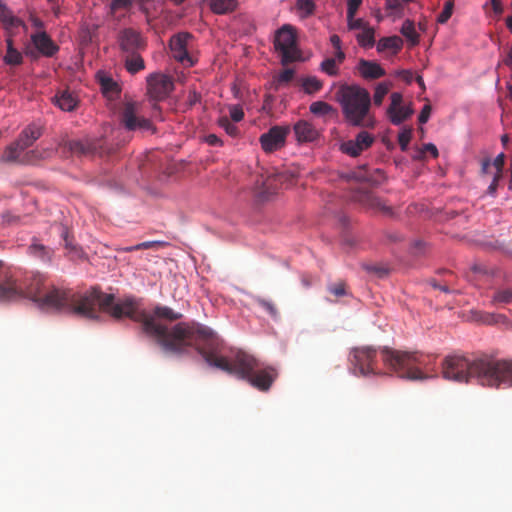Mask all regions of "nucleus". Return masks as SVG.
Masks as SVG:
<instances>
[{
  "label": "nucleus",
  "instance_id": "1",
  "mask_svg": "<svg viewBox=\"0 0 512 512\" xmlns=\"http://www.w3.org/2000/svg\"><path fill=\"white\" fill-rule=\"evenodd\" d=\"M55 310L65 309L86 319H98L105 312L116 320L129 318L143 324L148 333L163 337L164 330L140 309L139 302L133 296L116 299L113 294L92 287L84 292L73 293L68 289L54 288L45 299Z\"/></svg>",
  "mask_w": 512,
  "mask_h": 512
},
{
  "label": "nucleus",
  "instance_id": "2",
  "mask_svg": "<svg viewBox=\"0 0 512 512\" xmlns=\"http://www.w3.org/2000/svg\"><path fill=\"white\" fill-rule=\"evenodd\" d=\"M442 377L449 381L468 383L491 388L512 386V361L488 357L470 359L461 354L446 356L441 364Z\"/></svg>",
  "mask_w": 512,
  "mask_h": 512
},
{
  "label": "nucleus",
  "instance_id": "3",
  "mask_svg": "<svg viewBox=\"0 0 512 512\" xmlns=\"http://www.w3.org/2000/svg\"><path fill=\"white\" fill-rule=\"evenodd\" d=\"M140 309L146 316L153 319V321L161 326L164 330L163 337L148 333L144 330L141 323L142 330L148 336L156 339L157 343L165 350L171 353H182L187 347H194L202 356V352H210L216 346V339L213 331L202 325L178 323L169 329L167 326L161 324L156 318H163L169 321H176L182 318V314L175 312L167 306H156L153 314H148L142 309L140 300L137 299Z\"/></svg>",
  "mask_w": 512,
  "mask_h": 512
},
{
  "label": "nucleus",
  "instance_id": "4",
  "mask_svg": "<svg viewBox=\"0 0 512 512\" xmlns=\"http://www.w3.org/2000/svg\"><path fill=\"white\" fill-rule=\"evenodd\" d=\"M203 359L213 367L221 369L229 374L246 380L259 391H268L278 377V372L273 366H262L252 355L237 351L231 359L216 355L214 346L210 352H202Z\"/></svg>",
  "mask_w": 512,
  "mask_h": 512
},
{
  "label": "nucleus",
  "instance_id": "5",
  "mask_svg": "<svg viewBox=\"0 0 512 512\" xmlns=\"http://www.w3.org/2000/svg\"><path fill=\"white\" fill-rule=\"evenodd\" d=\"M54 288L44 291L45 278L40 273L26 272L20 269L7 270L0 280V301L28 298L42 308L53 309L45 299Z\"/></svg>",
  "mask_w": 512,
  "mask_h": 512
},
{
  "label": "nucleus",
  "instance_id": "6",
  "mask_svg": "<svg viewBox=\"0 0 512 512\" xmlns=\"http://www.w3.org/2000/svg\"><path fill=\"white\" fill-rule=\"evenodd\" d=\"M385 367L399 378L416 381L433 377L429 374L432 357L418 351H401L389 347L381 349Z\"/></svg>",
  "mask_w": 512,
  "mask_h": 512
},
{
  "label": "nucleus",
  "instance_id": "7",
  "mask_svg": "<svg viewBox=\"0 0 512 512\" xmlns=\"http://www.w3.org/2000/svg\"><path fill=\"white\" fill-rule=\"evenodd\" d=\"M335 95L349 125L374 128L375 119L370 114L371 96L367 89L355 84H343Z\"/></svg>",
  "mask_w": 512,
  "mask_h": 512
},
{
  "label": "nucleus",
  "instance_id": "8",
  "mask_svg": "<svg viewBox=\"0 0 512 512\" xmlns=\"http://www.w3.org/2000/svg\"><path fill=\"white\" fill-rule=\"evenodd\" d=\"M42 135V129L36 124L27 126L20 134L18 140L11 144L3 154V160L10 163L33 164L39 159L36 151L26 152Z\"/></svg>",
  "mask_w": 512,
  "mask_h": 512
},
{
  "label": "nucleus",
  "instance_id": "9",
  "mask_svg": "<svg viewBox=\"0 0 512 512\" xmlns=\"http://www.w3.org/2000/svg\"><path fill=\"white\" fill-rule=\"evenodd\" d=\"M376 358L377 350L372 346L352 348L348 356L349 370L357 377L377 375Z\"/></svg>",
  "mask_w": 512,
  "mask_h": 512
},
{
  "label": "nucleus",
  "instance_id": "10",
  "mask_svg": "<svg viewBox=\"0 0 512 512\" xmlns=\"http://www.w3.org/2000/svg\"><path fill=\"white\" fill-rule=\"evenodd\" d=\"M60 146L64 152H69L77 156H104L114 152L109 148L103 139H71L64 140Z\"/></svg>",
  "mask_w": 512,
  "mask_h": 512
},
{
  "label": "nucleus",
  "instance_id": "11",
  "mask_svg": "<svg viewBox=\"0 0 512 512\" xmlns=\"http://www.w3.org/2000/svg\"><path fill=\"white\" fill-rule=\"evenodd\" d=\"M119 118L121 124L129 131H150L154 133L155 129L151 121L141 114V104L135 101H126L123 103Z\"/></svg>",
  "mask_w": 512,
  "mask_h": 512
},
{
  "label": "nucleus",
  "instance_id": "12",
  "mask_svg": "<svg viewBox=\"0 0 512 512\" xmlns=\"http://www.w3.org/2000/svg\"><path fill=\"white\" fill-rule=\"evenodd\" d=\"M274 45L281 54V63L283 65H288L300 59L296 35L290 25H284L277 31Z\"/></svg>",
  "mask_w": 512,
  "mask_h": 512
},
{
  "label": "nucleus",
  "instance_id": "13",
  "mask_svg": "<svg viewBox=\"0 0 512 512\" xmlns=\"http://www.w3.org/2000/svg\"><path fill=\"white\" fill-rule=\"evenodd\" d=\"M192 34L188 32H180L170 39V50L173 58L183 65L193 66L194 62L188 53V45L192 40Z\"/></svg>",
  "mask_w": 512,
  "mask_h": 512
},
{
  "label": "nucleus",
  "instance_id": "14",
  "mask_svg": "<svg viewBox=\"0 0 512 512\" xmlns=\"http://www.w3.org/2000/svg\"><path fill=\"white\" fill-rule=\"evenodd\" d=\"M173 88V80L168 75L154 73L147 78L148 93L155 100L166 98L172 92Z\"/></svg>",
  "mask_w": 512,
  "mask_h": 512
},
{
  "label": "nucleus",
  "instance_id": "15",
  "mask_svg": "<svg viewBox=\"0 0 512 512\" xmlns=\"http://www.w3.org/2000/svg\"><path fill=\"white\" fill-rule=\"evenodd\" d=\"M290 133L289 126H273L260 136L261 147L265 152H273L282 148Z\"/></svg>",
  "mask_w": 512,
  "mask_h": 512
},
{
  "label": "nucleus",
  "instance_id": "16",
  "mask_svg": "<svg viewBox=\"0 0 512 512\" xmlns=\"http://www.w3.org/2000/svg\"><path fill=\"white\" fill-rule=\"evenodd\" d=\"M118 42L121 51L126 54L140 52L146 47L141 33L133 28H125L120 31Z\"/></svg>",
  "mask_w": 512,
  "mask_h": 512
},
{
  "label": "nucleus",
  "instance_id": "17",
  "mask_svg": "<svg viewBox=\"0 0 512 512\" xmlns=\"http://www.w3.org/2000/svg\"><path fill=\"white\" fill-rule=\"evenodd\" d=\"M375 141V137L367 131H361L355 139L345 141L340 150L351 157H358L363 151L369 149Z\"/></svg>",
  "mask_w": 512,
  "mask_h": 512
},
{
  "label": "nucleus",
  "instance_id": "18",
  "mask_svg": "<svg viewBox=\"0 0 512 512\" xmlns=\"http://www.w3.org/2000/svg\"><path fill=\"white\" fill-rule=\"evenodd\" d=\"M293 132L296 141L300 144L314 142L320 136V132L316 127L311 122L303 119L298 120L293 125Z\"/></svg>",
  "mask_w": 512,
  "mask_h": 512
},
{
  "label": "nucleus",
  "instance_id": "19",
  "mask_svg": "<svg viewBox=\"0 0 512 512\" xmlns=\"http://www.w3.org/2000/svg\"><path fill=\"white\" fill-rule=\"evenodd\" d=\"M31 41L36 49L46 57H52L59 50L46 32L32 34Z\"/></svg>",
  "mask_w": 512,
  "mask_h": 512
},
{
  "label": "nucleus",
  "instance_id": "20",
  "mask_svg": "<svg viewBox=\"0 0 512 512\" xmlns=\"http://www.w3.org/2000/svg\"><path fill=\"white\" fill-rule=\"evenodd\" d=\"M357 70L367 80L378 79L386 74L385 70L378 63L365 59L359 60Z\"/></svg>",
  "mask_w": 512,
  "mask_h": 512
},
{
  "label": "nucleus",
  "instance_id": "21",
  "mask_svg": "<svg viewBox=\"0 0 512 512\" xmlns=\"http://www.w3.org/2000/svg\"><path fill=\"white\" fill-rule=\"evenodd\" d=\"M54 103L61 110L66 112L73 111L78 105V99L74 96V94L69 90L59 91L54 96Z\"/></svg>",
  "mask_w": 512,
  "mask_h": 512
},
{
  "label": "nucleus",
  "instance_id": "22",
  "mask_svg": "<svg viewBox=\"0 0 512 512\" xmlns=\"http://www.w3.org/2000/svg\"><path fill=\"white\" fill-rule=\"evenodd\" d=\"M3 61L9 66H19L23 63V56L21 52L14 47L11 36L6 39V53L3 57Z\"/></svg>",
  "mask_w": 512,
  "mask_h": 512
},
{
  "label": "nucleus",
  "instance_id": "23",
  "mask_svg": "<svg viewBox=\"0 0 512 512\" xmlns=\"http://www.w3.org/2000/svg\"><path fill=\"white\" fill-rule=\"evenodd\" d=\"M98 78L102 93L106 97L114 99L119 96L121 89L117 82L105 74H99Z\"/></svg>",
  "mask_w": 512,
  "mask_h": 512
},
{
  "label": "nucleus",
  "instance_id": "24",
  "mask_svg": "<svg viewBox=\"0 0 512 512\" xmlns=\"http://www.w3.org/2000/svg\"><path fill=\"white\" fill-rule=\"evenodd\" d=\"M403 47V41L399 36L382 37L377 43V51L384 52L391 50L393 54H397Z\"/></svg>",
  "mask_w": 512,
  "mask_h": 512
},
{
  "label": "nucleus",
  "instance_id": "25",
  "mask_svg": "<svg viewBox=\"0 0 512 512\" xmlns=\"http://www.w3.org/2000/svg\"><path fill=\"white\" fill-rule=\"evenodd\" d=\"M0 21L3 23L5 29L16 28L24 26L21 19L15 17L12 11L7 7L6 4L0 1Z\"/></svg>",
  "mask_w": 512,
  "mask_h": 512
},
{
  "label": "nucleus",
  "instance_id": "26",
  "mask_svg": "<svg viewBox=\"0 0 512 512\" xmlns=\"http://www.w3.org/2000/svg\"><path fill=\"white\" fill-rule=\"evenodd\" d=\"M414 113L413 108L408 106H399L398 109H395L393 112L387 113L389 120L394 125H400L402 122L407 120Z\"/></svg>",
  "mask_w": 512,
  "mask_h": 512
},
{
  "label": "nucleus",
  "instance_id": "27",
  "mask_svg": "<svg viewBox=\"0 0 512 512\" xmlns=\"http://www.w3.org/2000/svg\"><path fill=\"white\" fill-rule=\"evenodd\" d=\"M125 67L128 72L135 74L145 68L144 60L139 52L126 54Z\"/></svg>",
  "mask_w": 512,
  "mask_h": 512
},
{
  "label": "nucleus",
  "instance_id": "28",
  "mask_svg": "<svg viewBox=\"0 0 512 512\" xmlns=\"http://www.w3.org/2000/svg\"><path fill=\"white\" fill-rule=\"evenodd\" d=\"M209 6L216 14H226L236 8L237 0H210Z\"/></svg>",
  "mask_w": 512,
  "mask_h": 512
},
{
  "label": "nucleus",
  "instance_id": "29",
  "mask_svg": "<svg viewBox=\"0 0 512 512\" xmlns=\"http://www.w3.org/2000/svg\"><path fill=\"white\" fill-rule=\"evenodd\" d=\"M358 44L363 48H371L375 44V30L370 25L356 34Z\"/></svg>",
  "mask_w": 512,
  "mask_h": 512
},
{
  "label": "nucleus",
  "instance_id": "30",
  "mask_svg": "<svg viewBox=\"0 0 512 512\" xmlns=\"http://www.w3.org/2000/svg\"><path fill=\"white\" fill-rule=\"evenodd\" d=\"M367 203L370 207L379 210L382 212L385 216L392 217L394 215L393 209L391 206L387 205L385 202H383L380 198L375 197L371 194H365L364 195Z\"/></svg>",
  "mask_w": 512,
  "mask_h": 512
},
{
  "label": "nucleus",
  "instance_id": "31",
  "mask_svg": "<svg viewBox=\"0 0 512 512\" xmlns=\"http://www.w3.org/2000/svg\"><path fill=\"white\" fill-rule=\"evenodd\" d=\"M30 254L39 258L42 261H50L52 257V250L40 243H32L29 246Z\"/></svg>",
  "mask_w": 512,
  "mask_h": 512
},
{
  "label": "nucleus",
  "instance_id": "32",
  "mask_svg": "<svg viewBox=\"0 0 512 512\" xmlns=\"http://www.w3.org/2000/svg\"><path fill=\"white\" fill-rule=\"evenodd\" d=\"M303 89L307 94H314L322 89L323 83L315 76H309L303 79Z\"/></svg>",
  "mask_w": 512,
  "mask_h": 512
},
{
  "label": "nucleus",
  "instance_id": "33",
  "mask_svg": "<svg viewBox=\"0 0 512 512\" xmlns=\"http://www.w3.org/2000/svg\"><path fill=\"white\" fill-rule=\"evenodd\" d=\"M512 302V288H505L497 290L491 300L494 305L509 304Z\"/></svg>",
  "mask_w": 512,
  "mask_h": 512
},
{
  "label": "nucleus",
  "instance_id": "34",
  "mask_svg": "<svg viewBox=\"0 0 512 512\" xmlns=\"http://www.w3.org/2000/svg\"><path fill=\"white\" fill-rule=\"evenodd\" d=\"M309 110L312 114L317 116H325L334 111V108L327 102L315 101L311 103Z\"/></svg>",
  "mask_w": 512,
  "mask_h": 512
},
{
  "label": "nucleus",
  "instance_id": "35",
  "mask_svg": "<svg viewBox=\"0 0 512 512\" xmlns=\"http://www.w3.org/2000/svg\"><path fill=\"white\" fill-rule=\"evenodd\" d=\"M385 10L389 16L401 18L403 16L404 6L400 0H386Z\"/></svg>",
  "mask_w": 512,
  "mask_h": 512
},
{
  "label": "nucleus",
  "instance_id": "36",
  "mask_svg": "<svg viewBox=\"0 0 512 512\" xmlns=\"http://www.w3.org/2000/svg\"><path fill=\"white\" fill-rule=\"evenodd\" d=\"M390 87V82H381L376 86L373 95V102L376 106H380L382 104L385 96L389 92Z\"/></svg>",
  "mask_w": 512,
  "mask_h": 512
},
{
  "label": "nucleus",
  "instance_id": "37",
  "mask_svg": "<svg viewBox=\"0 0 512 512\" xmlns=\"http://www.w3.org/2000/svg\"><path fill=\"white\" fill-rule=\"evenodd\" d=\"M401 33L403 34L404 37H406L409 41H411V43L413 45L418 43L419 36L415 30L414 23L412 21H410V20L404 21L402 28H401Z\"/></svg>",
  "mask_w": 512,
  "mask_h": 512
},
{
  "label": "nucleus",
  "instance_id": "38",
  "mask_svg": "<svg viewBox=\"0 0 512 512\" xmlns=\"http://www.w3.org/2000/svg\"><path fill=\"white\" fill-rule=\"evenodd\" d=\"M320 69L329 76H337L339 74V67L336 63V59H332L331 57L326 58L321 62Z\"/></svg>",
  "mask_w": 512,
  "mask_h": 512
},
{
  "label": "nucleus",
  "instance_id": "39",
  "mask_svg": "<svg viewBox=\"0 0 512 512\" xmlns=\"http://www.w3.org/2000/svg\"><path fill=\"white\" fill-rule=\"evenodd\" d=\"M296 7L300 11L301 16L306 18L314 13L316 6L314 0H297Z\"/></svg>",
  "mask_w": 512,
  "mask_h": 512
},
{
  "label": "nucleus",
  "instance_id": "40",
  "mask_svg": "<svg viewBox=\"0 0 512 512\" xmlns=\"http://www.w3.org/2000/svg\"><path fill=\"white\" fill-rule=\"evenodd\" d=\"M218 125L225 130V132L231 137H237L239 129L236 125L231 123L227 116H222L218 119Z\"/></svg>",
  "mask_w": 512,
  "mask_h": 512
},
{
  "label": "nucleus",
  "instance_id": "41",
  "mask_svg": "<svg viewBox=\"0 0 512 512\" xmlns=\"http://www.w3.org/2000/svg\"><path fill=\"white\" fill-rule=\"evenodd\" d=\"M453 7V1H447L444 5L442 12L437 17V22L440 24H445L450 19L453 13Z\"/></svg>",
  "mask_w": 512,
  "mask_h": 512
},
{
  "label": "nucleus",
  "instance_id": "42",
  "mask_svg": "<svg viewBox=\"0 0 512 512\" xmlns=\"http://www.w3.org/2000/svg\"><path fill=\"white\" fill-rule=\"evenodd\" d=\"M412 137V129H403L398 135V143L400 149L402 151H406L408 149L409 142Z\"/></svg>",
  "mask_w": 512,
  "mask_h": 512
},
{
  "label": "nucleus",
  "instance_id": "43",
  "mask_svg": "<svg viewBox=\"0 0 512 512\" xmlns=\"http://www.w3.org/2000/svg\"><path fill=\"white\" fill-rule=\"evenodd\" d=\"M367 26H369L367 22L362 18H355V15H352L351 18H347V27L349 30H363Z\"/></svg>",
  "mask_w": 512,
  "mask_h": 512
},
{
  "label": "nucleus",
  "instance_id": "44",
  "mask_svg": "<svg viewBox=\"0 0 512 512\" xmlns=\"http://www.w3.org/2000/svg\"><path fill=\"white\" fill-rule=\"evenodd\" d=\"M328 290L335 297H342L347 294L346 292V284L343 281H338L336 283L330 284L328 286Z\"/></svg>",
  "mask_w": 512,
  "mask_h": 512
},
{
  "label": "nucleus",
  "instance_id": "45",
  "mask_svg": "<svg viewBox=\"0 0 512 512\" xmlns=\"http://www.w3.org/2000/svg\"><path fill=\"white\" fill-rule=\"evenodd\" d=\"M168 243L164 241H146L139 244L134 245V248H137L139 250H145V249H158L161 247L167 246Z\"/></svg>",
  "mask_w": 512,
  "mask_h": 512
},
{
  "label": "nucleus",
  "instance_id": "46",
  "mask_svg": "<svg viewBox=\"0 0 512 512\" xmlns=\"http://www.w3.org/2000/svg\"><path fill=\"white\" fill-rule=\"evenodd\" d=\"M391 103L387 109V113L393 112L395 109H398L399 106H402L403 97L402 94L399 92H393L390 95Z\"/></svg>",
  "mask_w": 512,
  "mask_h": 512
},
{
  "label": "nucleus",
  "instance_id": "47",
  "mask_svg": "<svg viewBox=\"0 0 512 512\" xmlns=\"http://www.w3.org/2000/svg\"><path fill=\"white\" fill-rule=\"evenodd\" d=\"M132 5V0H111L110 10L111 13L114 14L119 9H127Z\"/></svg>",
  "mask_w": 512,
  "mask_h": 512
},
{
  "label": "nucleus",
  "instance_id": "48",
  "mask_svg": "<svg viewBox=\"0 0 512 512\" xmlns=\"http://www.w3.org/2000/svg\"><path fill=\"white\" fill-rule=\"evenodd\" d=\"M230 118L234 122H239L244 118V111L239 105H232L229 107Z\"/></svg>",
  "mask_w": 512,
  "mask_h": 512
},
{
  "label": "nucleus",
  "instance_id": "49",
  "mask_svg": "<svg viewBox=\"0 0 512 512\" xmlns=\"http://www.w3.org/2000/svg\"><path fill=\"white\" fill-rule=\"evenodd\" d=\"M258 304L263 307L271 316L275 317L277 316V309L275 305L268 300L265 299H258Z\"/></svg>",
  "mask_w": 512,
  "mask_h": 512
},
{
  "label": "nucleus",
  "instance_id": "50",
  "mask_svg": "<svg viewBox=\"0 0 512 512\" xmlns=\"http://www.w3.org/2000/svg\"><path fill=\"white\" fill-rule=\"evenodd\" d=\"M362 0H348L347 1V18H351L352 15H356Z\"/></svg>",
  "mask_w": 512,
  "mask_h": 512
},
{
  "label": "nucleus",
  "instance_id": "51",
  "mask_svg": "<svg viewBox=\"0 0 512 512\" xmlns=\"http://www.w3.org/2000/svg\"><path fill=\"white\" fill-rule=\"evenodd\" d=\"M505 163V155L503 153H500L496 156V158L493 161V166L496 168L495 175L502 176V170Z\"/></svg>",
  "mask_w": 512,
  "mask_h": 512
},
{
  "label": "nucleus",
  "instance_id": "52",
  "mask_svg": "<svg viewBox=\"0 0 512 512\" xmlns=\"http://www.w3.org/2000/svg\"><path fill=\"white\" fill-rule=\"evenodd\" d=\"M431 110H432V108H431L430 104H426L423 106V108L419 114V117H418L419 123L425 124L429 120V117L431 115Z\"/></svg>",
  "mask_w": 512,
  "mask_h": 512
},
{
  "label": "nucleus",
  "instance_id": "53",
  "mask_svg": "<svg viewBox=\"0 0 512 512\" xmlns=\"http://www.w3.org/2000/svg\"><path fill=\"white\" fill-rule=\"evenodd\" d=\"M365 269L368 272H372L377 274L379 277H383L388 273V270L384 267L376 266V265H366Z\"/></svg>",
  "mask_w": 512,
  "mask_h": 512
},
{
  "label": "nucleus",
  "instance_id": "54",
  "mask_svg": "<svg viewBox=\"0 0 512 512\" xmlns=\"http://www.w3.org/2000/svg\"><path fill=\"white\" fill-rule=\"evenodd\" d=\"M294 71L292 69H285L279 75V82L288 83L293 79Z\"/></svg>",
  "mask_w": 512,
  "mask_h": 512
},
{
  "label": "nucleus",
  "instance_id": "55",
  "mask_svg": "<svg viewBox=\"0 0 512 512\" xmlns=\"http://www.w3.org/2000/svg\"><path fill=\"white\" fill-rule=\"evenodd\" d=\"M205 141L211 146H221L223 144L222 140L215 134L207 135Z\"/></svg>",
  "mask_w": 512,
  "mask_h": 512
},
{
  "label": "nucleus",
  "instance_id": "56",
  "mask_svg": "<svg viewBox=\"0 0 512 512\" xmlns=\"http://www.w3.org/2000/svg\"><path fill=\"white\" fill-rule=\"evenodd\" d=\"M61 237L63 238V240L65 242V247L67 249H71V250L75 249V247L72 245V240L69 236V232L65 227L62 229Z\"/></svg>",
  "mask_w": 512,
  "mask_h": 512
},
{
  "label": "nucleus",
  "instance_id": "57",
  "mask_svg": "<svg viewBox=\"0 0 512 512\" xmlns=\"http://www.w3.org/2000/svg\"><path fill=\"white\" fill-rule=\"evenodd\" d=\"M423 152L430 153L434 158H437L438 155H439L437 147L434 144H432V143L424 144Z\"/></svg>",
  "mask_w": 512,
  "mask_h": 512
},
{
  "label": "nucleus",
  "instance_id": "58",
  "mask_svg": "<svg viewBox=\"0 0 512 512\" xmlns=\"http://www.w3.org/2000/svg\"><path fill=\"white\" fill-rule=\"evenodd\" d=\"M2 218H3V221L7 224H14V223H17L19 221V217L18 216H15L13 215L12 213L10 212H5L3 215H2Z\"/></svg>",
  "mask_w": 512,
  "mask_h": 512
},
{
  "label": "nucleus",
  "instance_id": "59",
  "mask_svg": "<svg viewBox=\"0 0 512 512\" xmlns=\"http://www.w3.org/2000/svg\"><path fill=\"white\" fill-rule=\"evenodd\" d=\"M330 43L335 48V50L342 49V47H341V39H340V37L338 35L333 34L330 37Z\"/></svg>",
  "mask_w": 512,
  "mask_h": 512
},
{
  "label": "nucleus",
  "instance_id": "60",
  "mask_svg": "<svg viewBox=\"0 0 512 512\" xmlns=\"http://www.w3.org/2000/svg\"><path fill=\"white\" fill-rule=\"evenodd\" d=\"M345 53L343 52L342 49H339V50H336L335 51V54H334V57H331L332 59H336V63L337 64H341L344 62L345 60Z\"/></svg>",
  "mask_w": 512,
  "mask_h": 512
},
{
  "label": "nucleus",
  "instance_id": "61",
  "mask_svg": "<svg viewBox=\"0 0 512 512\" xmlns=\"http://www.w3.org/2000/svg\"><path fill=\"white\" fill-rule=\"evenodd\" d=\"M400 76L405 80L407 83H411L413 80V73L409 70H402L400 71Z\"/></svg>",
  "mask_w": 512,
  "mask_h": 512
},
{
  "label": "nucleus",
  "instance_id": "62",
  "mask_svg": "<svg viewBox=\"0 0 512 512\" xmlns=\"http://www.w3.org/2000/svg\"><path fill=\"white\" fill-rule=\"evenodd\" d=\"M502 176H499V175H494L493 177V181L492 183L490 184V186L488 187V191L489 193H494L497 189V185H498V182L500 180Z\"/></svg>",
  "mask_w": 512,
  "mask_h": 512
},
{
  "label": "nucleus",
  "instance_id": "63",
  "mask_svg": "<svg viewBox=\"0 0 512 512\" xmlns=\"http://www.w3.org/2000/svg\"><path fill=\"white\" fill-rule=\"evenodd\" d=\"M473 270L475 272H478V273H484V274H487V273H491V274H494L495 271L494 269H491V270H488L487 267L483 266V265H475L473 267Z\"/></svg>",
  "mask_w": 512,
  "mask_h": 512
},
{
  "label": "nucleus",
  "instance_id": "64",
  "mask_svg": "<svg viewBox=\"0 0 512 512\" xmlns=\"http://www.w3.org/2000/svg\"><path fill=\"white\" fill-rule=\"evenodd\" d=\"M491 4L495 13H502V5L500 0H491Z\"/></svg>",
  "mask_w": 512,
  "mask_h": 512
}]
</instances>
